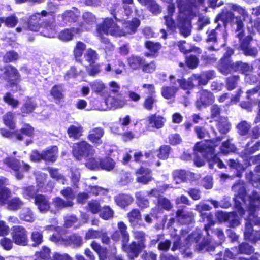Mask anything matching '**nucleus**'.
<instances>
[{"mask_svg":"<svg viewBox=\"0 0 260 260\" xmlns=\"http://www.w3.org/2000/svg\"><path fill=\"white\" fill-rule=\"evenodd\" d=\"M197 1L198 6L203 4V0H176L178 14L174 20L172 15L175 12V7L171 5L168 7V15L164 16L165 25L172 31L176 28L180 29L182 35L184 37L188 36L190 34V26L189 19L198 14L197 6L194 5V2Z\"/></svg>","mask_w":260,"mask_h":260,"instance_id":"obj_1","label":"nucleus"},{"mask_svg":"<svg viewBox=\"0 0 260 260\" xmlns=\"http://www.w3.org/2000/svg\"><path fill=\"white\" fill-rule=\"evenodd\" d=\"M221 140L217 139L216 141H206L205 142L197 143L194 147V150L202 153V155L209 161L217 164L219 168H223L224 165L223 162L214 154L215 147L218 145Z\"/></svg>","mask_w":260,"mask_h":260,"instance_id":"obj_2","label":"nucleus"},{"mask_svg":"<svg viewBox=\"0 0 260 260\" xmlns=\"http://www.w3.org/2000/svg\"><path fill=\"white\" fill-rule=\"evenodd\" d=\"M252 67L247 63L241 62L232 63L231 60L226 58L222 60L219 66L220 71L224 75H228L233 71H240L245 74V77L247 75L250 74L249 73L252 71Z\"/></svg>","mask_w":260,"mask_h":260,"instance_id":"obj_3","label":"nucleus"},{"mask_svg":"<svg viewBox=\"0 0 260 260\" xmlns=\"http://www.w3.org/2000/svg\"><path fill=\"white\" fill-rule=\"evenodd\" d=\"M97 32L101 41L106 44L109 42V40L106 38H103L102 37L103 34H110L116 37H121L123 35L122 30L119 28L113 20L109 18L106 19L103 24L98 25Z\"/></svg>","mask_w":260,"mask_h":260,"instance_id":"obj_4","label":"nucleus"},{"mask_svg":"<svg viewBox=\"0 0 260 260\" xmlns=\"http://www.w3.org/2000/svg\"><path fill=\"white\" fill-rule=\"evenodd\" d=\"M94 152L93 147L84 141L75 143L73 147V154L78 160L92 155Z\"/></svg>","mask_w":260,"mask_h":260,"instance_id":"obj_5","label":"nucleus"},{"mask_svg":"<svg viewBox=\"0 0 260 260\" xmlns=\"http://www.w3.org/2000/svg\"><path fill=\"white\" fill-rule=\"evenodd\" d=\"M231 11L232 10L229 9L228 5L223 11L218 15L215 21L221 20L225 25V23L232 22L235 19V24L237 25V32L243 31V23L241 19H240V17H235L234 14Z\"/></svg>","mask_w":260,"mask_h":260,"instance_id":"obj_6","label":"nucleus"},{"mask_svg":"<svg viewBox=\"0 0 260 260\" xmlns=\"http://www.w3.org/2000/svg\"><path fill=\"white\" fill-rule=\"evenodd\" d=\"M134 236L138 241V243L137 244L136 242H133L129 244V247L132 254L135 257H137L140 251L145 247V234L141 231H134Z\"/></svg>","mask_w":260,"mask_h":260,"instance_id":"obj_7","label":"nucleus"},{"mask_svg":"<svg viewBox=\"0 0 260 260\" xmlns=\"http://www.w3.org/2000/svg\"><path fill=\"white\" fill-rule=\"evenodd\" d=\"M13 241L17 245L25 246L28 243L27 232L21 226H14L12 233Z\"/></svg>","mask_w":260,"mask_h":260,"instance_id":"obj_8","label":"nucleus"},{"mask_svg":"<svg viewBox=\"0 0 260 260\" xmlns=\"http://www.w3.org/2000/svg\"><path fill=\"white\" fill-rule=\"evenodd\" d=\"M195 209L201 213L200 216L202 218L203 222H207L205 224V230L208 232L210 227L214 224V221L213 220V216L210 213H203V211H209L211 209V207L209 205L200 203L196 206Z\"/></svg>","mask_w":260,"mask_h":260,"instance_id":"obj_9","label":"nucleus"},{"mask_svg":"<svg viewBox=\"0 0 260 260\" xmlns=\"http://www.w3.org/2000/svg\"><path fill=\"white\" fill-rule=\"evenodd\" d=\"M237 37L239 39L241 42L240 47L243 51L244 53L246 55H249L253 57L256 56L258 54V50L255 48H252L248 46V43L252 40L250 36H247L243 40L244 34L243 31L239 32L236 35Z\"/></svg>","mask_w":260,"mask_h":260,"instance_id":"obj_10","label":"nucleus"},{"mask_svg":"<svg viewBox=\"0 0 260 260\" xmlns=\"http://www.w3.org/2000/svg\"><path fill=\"white\" fill-rule=\"evenodd\" d=\"M254 252V249L252 247L247 243H242L239 248H232L231 250H226L225 251L224 255L230 258H235L238 254H251Z\"/></svg>","mask_w":260,"mask_h":260,"instance_id":"obj_11","label":"nucleus"},{"mask_svg":"<svg viewBox=\"0 0 260 260\" xmlns=\"http://www.w3.org/2000/svg\"><path fill=\"white\" fill-rule=\"evenodd\" d=\"M106 104L110 109H116L123 107L126 104L124 98L121 95L116 96H109L105 101Z\"/></svg>","mask_w":260,"mask_h":260,"instance_id":"obj_12","label":"nucleus"},{"mask_svg":"<svg viewBox=\"0 0 260 260\" xmlns=\"http://www.w3.org/2000/svg\"><path fill=\"white\" fill-rule=\"evenodd\" d=\"M215 98L213 94L206 90H203L200 93V100L196 102V106L201 109L202 106H207L214 102Z\"/></svg>","mask_w":260,"mask_h":260,"instance_id":"obj_13","label":"nucleus"},{"mask_svg":"<svg viewBox=\"0 0 260 260\" xmlns=\"http://www.w3.org/2000/svg\"><path fill=\"white\" fill-rule=\"evenodd\" d=\"M148 122V128L159 129L162 128L166 122V119L162 116L156 114H152L146 118Z\"/></svg>","mask_w":260,"mask_h":260,"instance_id":"obj_14","label":"nucleus"},{"mask_svg":"<svg viewBox=\"0 0 260 260\" xmlns=\"http://www.w3.org/2000/svg\"><path fill=\"white\" fill-rule=\"evenodd\" d=\"M4 163L14 171L20 169L23 171H27L30 168L28 165L25 164L23 162L21 163L19 160L14 158H7L4 160Z\"/></svg>","mask_w":260,"mask_h":260,"instance_id":"obj_15","label":"nucleus"},{"mask_svg":"<svg viewBox=\"0 0 260 260\" xmlns=\"http://www.w3.org/2000/svg\"><path fill=\"white\" fill-rule=\"evenodd\" d=\"M176 217L178 221L182 224H190L194 221L193 212L183 209L178 210L177 211Z\"/></svg>","mask_w":260,"mask_h":260,"instance_id":"obj_16","label":"nucleus"},{"mask_svg":"<svg viewBox=\"0 0 260 260\" xmlns=\"http://www.w3.org/2000/svg\"><path fill=\"white\" fill-rule=\"evenodd\" d=\"M235 206L236 211L230 213V214H233V216L231 219H229L228 220L230 226L232 227L237 226L240 224L239 216H242L245 213L241 205L238 204V203L236 202Z\"/></svg>","mask_w":260,"mask_h":260,"instance_id":"obj_17","label":"nucleus"},{"mask_svg":"<svg viewBox=\"0 0 260 260\" xmlns=\"http://www.w3.org/2000/svg\"><path fill=\"white\" fill-rule=\"evenodd\" d=\"M104 134V131L103 128L101 127L94 128L90 131L88 139L92 143L99 145L102 143L101 138Z\"/></svg>","mask_w":260,"mask_h":260,"instance_id":"obj_18","label":"nucleus"},{"mask_svg":"<svg viewBox=\"0 0 260 260\" xmlns=\"http://www.w3.org/2000/svg\"><path fill=\"white\" fill-rule=\"evenodd\" d=\"M140 24V22L137 18H134L131 21L125 22L123 23V29H121L123 34V36L135 32Z\"/></svg>","mask_w":260,"mask_h":260,"instance_id":"obj_19","label":"nucleus"},{"mask_svg":"<svg viewBox=\"0 0 260 260\" xmlns=\"http://www.w3.org/2000/svg\"><path fill=\"white\" fill-rule=\"evenodd\" d=\"M250 162L254 164H258L255 167L254 173L251 174V181L254 186V183H260V155L251 157L250 158Z\"/></svg>","mask_w":260,"mask_h":260,"instance_id":"obj_20","label":"nucleus"},{"mask_svg":"<svg viewBox=\"0 0 260 260\" xmlns=\"http://www.w3.org/2000/svg\"><path fill=\"white\" fill-rule=\"evenodd\" d=\"M5 77L6 79L11 82L12 84H14L19 78V75L17 70L12 66H7L5 68Z\"/></svg>","mask_w":260,"mask_h":260,"instance_id":"obj_21","label":"nucleus"},{"mask_svg":"<svg viewBox=\"0 0 260 260\" xmlns=\"http://www.w3.org/2000/svg\"><path fill=\"white\" fill-rule=\"evenodd\" d=\"M228 7L230 10L237 11L241 15L239 17H242L243 21H249L250 23L251 22V19L244 8L234 4H229Z\"/></svg>","mask_w":260,"mask_h":260,"instance_id":"obj_22","label":"nucleus"},{"mask_svg":"<svg viewBox=\"0 0 260 260\" xmlns=\"http://www.w3.org/2000/svg\"><path fill=\"white\" fill-rule=\"evenodd\" d=\"M58 154V148L53 146L43 152V160L54 162L56 160Z\"/></svg>","mask_w":260,"mask_h":260,"instance_id":"obj_23","label":"nucleus"},{"mask_svg":"<svg viewBox=\"0 0 260 260\" xmlns=\"http://www.w3.org/2000/svg\"><path fill=\"white\" fill-rule=\"evenodd\" d=\"M35 203L41 212L47 211L50 208L48 201L44 196L37 195L35 197Z\"/></svg>","mask_w":260,"mask_h":260,"instance_id":"obj_24","label":"nucleus"},{"mask_svg":"<svg viewBox=\"0 0 260 260\" xmlns=\"http://www.w3.org/2000/svg\"><path fill=\"white\" fill-rule=\"evenodd\" d=\"M260 207V194L253 192L252 197L250 198L248 204V209L251 213L255 211Z\"/></svg>","mask_w":260,"mask_h":260,"instance_id":"obj_25","label":"nucleus"},{"mask_svg":"<svg viewBox=\"0 0 260 260\" xmlns=\"http://www.w3.org/2000/svg\"><path fill=\"white\" fill-rule=\"evenodd\" d=\"M5 125L11 129H14L16 127V119L15 114L8 112L3 117Z\"/></svg>","mask_w":260,"mask_h":260,"instance_id":"obj_26","label":"nucleus"},{"mask_svg":"<svg viewBox=\"0 0 260 260\" xmlns=\"http://www.w3.org/2000/svg\"><path fill=\"white\" fill-rule=\"evenodd\" d=\"M178 90V87L174 86H164L161 89V94L166 99H172L175 96L176 93Z\"/></svg>","mask_w":260,"mask_h":260,"instance_id":"obj_27","label":"nucleus"},{"mask_svg":"<svg viewBox=\"0 0 260 260\" xmlns=\"http://www.w3.org/2000/svg\"><path fill=\"white\" fill-rule=\"evenodd\" d=\"M80 32V30L78 28L66 29L60 33L59 38L63 41H69L73 39L74 36L79 34Z\"/></svg>","mask_w":260,"mask_h":260,"instance_id":"obj_28","label":"nucleus"},{"mask_svg":"<svg viewBox=\"0 0 260 260\" xmlns=\"http://www.w3.org/2000/svg\"><path fill=\"white\" fill-rule=\"evenodd\" d=\"M190 173L185 170H175L173 172V177L177 184L187 180Z\"/></svg>","mask_w":260,"mask_h":260,"instance_id":"obj_29","label":"nucleus"},{"mask_svg":"<svg viewBox=\"0 0 260 260\" xmlns=\"http://www.w3.org/2000/svg\"><path fill=\"white\" fill-rule=\"evenodd\" d=\"M137 173L142 175V176L137 177V181L139 182L146 184L152 179L150 176V171L148 169L141 168L137 171Z\"/></svg>","mask_w":260,"mask_h":260,"instance_id":"obj_30","label":"nucleus"},{"mask_svg":"<svg viewBox=\"0 0 260 260\" xmlns=\"http://www.w3.org/2000/svg\"><path fill=\"white\" fill-rule=\"evenodd\" d=\"M36 105L37 104L34 100L31 98H27L21 107V111L24 114L30 113L35 110Z\"/></svg>","mask_w":260,"mask_h":260,"instance_id":"obj_31","label":"nucleus"},{"mask_svg":"<svg viewBox=\"0 0 260 260\" xmlns=\"http://www.w3.org/2000/svg\"><path fill=\"white\" fill-rule=\"evenodd\" d=\"M79 12L77 9L74 8V11L68 10L61 15L62 19L65 22L75 21L79 15Z\"/></svg>","mask_w":260,"mask_h":260,"instance_id":"obj_32","label":"nucleus"},{"mask_svg":"<svg viewBox=\"0 0 260 260\" xmlns=\"http://www.w3.org/2000/svg\"><path fill=\"white\" fill-rule=\"evenodd\" d=\"M128 66L133 69H137L145 63V60L140 57L131 56L127 59Z\"/></svg>","mask_w":260,"mask_h":260,"instance_id":"obj_33","label":"nucleus"},{"mask_svg":"<svg viewBox=\"0 0 260 260\" xmlns=\"http://www.w3.org/2000/svg\"><path fill=\"white\" fill-rule=\"evenodd\" d=\"M115 201L118 206L124 207L133 202V198L129 195L119 194L116 197Z\"/></svg>","mask_w":260,"mask_h":260,"instance_id":"obj_34","label":"nucleus"},{"mask_svg":"<svg viewBox=\"0 0 260 260\" xmlns=\"http://www.w3.org/2000/svg\"><path fill=\"white\" fill-rule=\"evenodd\" d=\"M127 217L129 222L132 225H135L141 219V215L138 209H133L127 213Z\"/></svg>","mask_w":260,"mask_h":260,"instance_id":"obj_35","label":"nucleus"},{"mask_svg":"<svg viewBox=\"0 0 260 260\" xmlns=\"http://www.w3.org/2000/svg\"><path fill=\"white\" fill-rule=\"evenodd\" d=\"M245 239L249 240L252 242H255L257 239L253 231L252 226L251 223L246 222L245 226V230L244 231Z\"/></svg>","mask_w":260,"mask_h":260,"instance_id":"obj_36","label":"nucleus"},{"mask_svg":"<svg viewBox=\"0 0 260 260\" xmlns=\"http://www.w3.org/2000/svg\"><path fill=\"white\" fill-rule=\"evenodd\" d=\"M122 238H121V243H122V249L126 252L130 258L133 259L135 257L134 256V255L132 254L131 250L130 249L129 245H127V243H128L129 241V235L128 233L127 234H124L123 235H121Z\"/></svg>","mask_w":260,"mask_h":260,"instance_id":"obj_37","label":"nucleus"},{"mask_svg":"<svg viewBox=\"0 0 260 260\" xmlns=\"http://www.w3.org/2000/svg\"><path fill=\"white\" fill-rule=\"evenodd\" d=\"M63 91L61 85H54L50 91V94L54 100L60 101L64 97Z\"/></svg>","mask_w":260,"mask_h":260,"instance_id":"obj_38","label":"nucleus"},{"mask_svg":"<svg viewBox=\"0 0 260 260\" xmlns=\"http://www.w3.org/2000/svg\"><path fill=\"white\" fill-rule=\"evenodd\" d=\"M82 127L80 126L71 125L68 129V134L70 137L78 139L82 135Z\"/></svg>","mask_w":260,"mask_h":260,"instance_id":"obj_39","label":"nucleus"},{"mask_svg":"<svg viewBox=\"0 0 260 260\" xmlns=\"http://www.w3.org/2000/svg\"><path fill=\"white\" fill-rule=\"evenodd\" d=\"M8 208L11 210H17L23 205V202L18 197H15L8 201Z\"/></svg>","mask_w":260,"mask_h":260,"instance_id":"obj_40","label":"nucleus"},{"mask_svg":"<svg viewBox=\"0 0 260 260\" xmlns=\"http://www.w3.org/2000/svg\"><path fill=\"white\" fill-rule=\"evenodd\" d=\"M115 166L114 160L109 157H106L104 159H101L100 169L110 171L113 170Z\"/></svg>","mask_w":260,"mask_h":260,"instance_id":"obj_41","label":"nucleus"},{"mask_svg":"<svg viewBox=\"0 0 260 260\" xmlns=\"http://www.w3.org/2000/svg\"><path fill=\"white\" fill-rule=\"evenodd\" d=\"M217 128L222 134L227 133L230 128V124L225 118L221 117L218 122Z\"/></svg>","mask_w":260,"mask_h":260,"instance_id":"obj_42","label":"nucleus"},{"mask_svg":"<svg viewBox=\"0 0 260 260\" xmlns=\"http://www.w3.org/2000/svg\"><path fill=\"white\" fill-rule=\"evenodd\" d=\"M201 235L198 232H196L193 233L191 235H189L186 240V243L184 247L189 248L192 243H197L201 239Z\"/></svg>","mask_w":260,"mask_h":260,"instance_id":"obj_43","label":"nucleus"},{"mask_svg":"<svg viewBox=\"0 0 260 260\" xmlns=\"http://www.w3.org/2000/svg\"><path fill=\"white\" fill-rule=\"evenodd\" d=\"M86 166L91 170H99L101 167V159L90 158L87 160Z\"/></svg>","mask_w":260,"mask_h":260,"instance_id":"obj_44","label":"nucleus"},{"mask_svg":"<svg viewBox=\"0 0 260 260\" xmlns=\"http://www.w3.org/2000/svg\"><path fill=\"white\" fill-rule=\"evenodd\" d=\"M157 100L155 96L150 95L147 96L144 100L143 103V107L147 110L151 111L154 107Z\"/></svg>","mask_w":260,"mask_h":260,"instance_id":"obj_45","label":"nucleus"},{"mask_svg":"<svg viewBox=\"0 0 260 260\" xmlns=\"http://www.w3.org/2000/svg\"><path fill=\"white\" fill-rule=\"evenodd\" d=\"M0 22L5 23L8 27H13L17 24L18 19L15 16L12 15L6 18L0 17Z\"/></svg>","mask_w":260,"mask_h":260,"instance_id":"obj_46","label":"nucleus"},{"mask_svg":"<svg viewBox=\"0 0 260 260\" xmlns=\"http://www.w3.org/2000/svg\"><path fill=\"white\" fill-rule=\"evenodd\" d=\"M177 81L180 85V87L185 90L192 89L196 85L193 80L191 79V77L187 81L184 79H178Z\"/></svg>","mask_w":260,"mask_h":260,"instance_id":"obj_47","label":"nucleus"},{"mask_svg":"<svg viewBox=\"0 0 260 260\" xmlns=\"http://www.w3.org/2000/svg\"><path fill=\"white\" fill-rule=\"evenodd\" d=\"M85 48L86 45L84 43L81 42H77L74 50V54L77 60L80 59Z\"/></svg>","mask_w":260,"mask_h":260,"instance_id":"obj_48","label":"nucleus"},{"mask_svg":"<svg viewBox=\"0 0 260 260\" xmlns=\"http://www.w3.org/2000/svg\"><path fill=\"white\" fill-rule=\"evenodd\" d=\"M3 100L7 104L13 108H17L19 105V101L13 98L10 93H7L3 97Z\"/></svg>","mask_w":260,"mask_h":260,"instance_id":"obj_49","label":"nucleus"},{"mask_svg":"<svg viewBox=\"0 0 260 260\" xmlns=\"http://www.w3.org/2000/svg\"><path fill=\"white\" fill-rule=\"evenodd\" d=\"M53 204L56 207L62 208L67 207H72L73 205V202L71 200H68L66 202L60 198H56L53 200Z\"/></svg>","mask_w":260,"mask_h":260,"instance_id":"obj_50","label":"nucleus"},{"mask_svg":"<svg viewBox=\"0 0 260 260\" xmlns=\"http://www.w3.org/2000/svg\"><path fill=\"white\" fill-rule=\"evenodd\" d=\"M84 57L88 62L93 63L98 59V55L95 51L92 49H88L86 50Z\"/></svg>","mask_w":260,"mask_h":260,"instance_id":"obj_51","label":"nucleus"},{"mask_svg":"<svg viewBox=\"0 0 260 260\" xmlns=\"http://www.w3.org/2000/svg\"><path fill=\"white\" fill-rule=\"evenodd\" d=\"M20 217L21 219L28 222H31L34 220L32 212L28 208H25L22 210Z\"/></svg>","mask_w":260,"mask_h":260,"instance_id":"obj_52","label":"nucleus"},{"mask_svg":"<svg viewBox=\"0 0 260 260\" xmlns=\"http://www.w3.org/2000/svg\"><path fill=\"white\" fill-rule=\"evenodd\" d=\"M145 47L150 51L151 54L153 55L158 52L161 48V45L158 43L148 41L145 43Z\"/></svg>","mask_w":260,"mask_h":260,"instance_id":"obj_53","label":"nucleus"},{"mask_svg":"<svg viewBox=\"0 0 260 260\" xmlns=\"http://www.w3.org/2000/svg\"><path fill=\"white\" fill-rule=\"evenodd\" d=\"M191 79L193 80L194 82L197 83V85H206L208 82V79L202 73L201 75L194 74L191 76Z\"/></svg>","mask_w":260,"mask_h":260,"instance_id":"obj_54","label":"nucleus"},{"mask_svg":"<svg viewBox=\"0 0 260 260\" xmlns=\"http://www.w3.org/2000/svg\"><path fill=\"white\" fill-rule=\"evenodd\" d=\"M147 8L154 14H157L161 12V7L155 0H153L147 6Z\"/></svg>","mask_w":260,"mask_h":260,"instance_id":"obj_55","label":"nucleus"},{"mask_svg":"<svg viewBox=\"0 0 260 260\" xmlns=\"http://www.w3.org/2000/svg\"><path fill=\"white\" fill-rule=\"evenodd\" d=\"M235 150L234 145L231 143L229 141L224 142L220 147V150L222 153L227 154L230 152H233Z\"/></svg>","mask_w":260,"mask_h":260,"instance_id":"obj_56","label":"nucleus"},{"mask_svg":"<svg viewBox=\"0 0 260 260\" xmlns=\"http://www.w3.org/2000/svg\"><path fill=\"white\" fill-rule=\"evenodd\" d=\"M92 89L96 93H101L105 88L104 84L100 81H94L90 83Z\"/></svg>","mask_w":260,"mask_h":260,"instance_id":"obj_57","label":"nucleus"},{"mask_svg":"<svg viewBox=\"0 0 260 260\" xmlns=\"http://www.w3.org/2000/svg\"><path fill=\"white\" fill-rule=\"evenodd\" d=\"M40 16V14L38 13V14H37L36 15L31 16L30 19V21H29V22L28 24V29L29 30H30L31 31H37L39 30L40 27V25L37 22L33 23V22H32V20H35L36 19H37L38 18V16Z\"/></svg>","mask_w":260,"mask_h":260,"instance_id":"obj_58","label":"nucleus"},{"mask_svg":"<svg viewBox=\"0 0 260 260\" xmlns=\"http://www.w3.org/2000/svg\"><path fill=\"white\" fill-rule=\"evenodd\" d=\"M48 170L52 178L57 181H60L62 184H64L65 179L64 177L61 174L58 173L57 170L49 168Z\"/></svg>","mask_w":260,"mask_h":260,"instance_id":"obj_59","label":"nucleus"},{"mask_svg":"<svg viewBox=\"0 0 260 260\" xmlns=\"http://www.w3.org/2000/svg\"><path fill=\"white\" fill-rule=\"evenodd\" d=\"M113 216V211L108 207H104L100 213L101 218L105 220H108L112 218Z\"/></svg>","mask_w":260,"mask_h":260,"instance_id":"obj_60","label":"nucleus"},{"mask_svg":"<svg viewBox=\"0 0 260 260\" xmlns=\"http://www.w3.org/2000/svg\"><path fill=\"white\" fill-rule=\"evenodd\" d=\"M11 192L7 188H0V203L5 204L7 200L10 196Z\"/></svg>","mask_w":260,"mask_h":260,"instance_id":"obj_61","label":"nucleus"},{"mask_svg":"<svg viewBox=\"0 0 260 260\" xmlns=\"http://www.w3.org/2000/svg\"><path fill=\"white\" fill-rule=\"evenodd\" d=\"M68 243L75 246H79L82 244V238L76 235L71 236L68 238Z\"/></svg>","mask_w":260,"mask_h":260,"instance_id":"obj_62","label":"nucleus"},{"mask_svg":"<svg viewBox=\"0 0 260 260\" xmlns=\"http://www.w3.org/2000/svg\"><path fill=\"white\" fill-rule=\"evenodd\" d=\"M239 80L238 76L230 77L227 79L226 85L228 90H232L236 87L237 82Z\"/></svg>","mask_w":260,"mask_h":260,"instance_id":"obj_63","label":"nucleus"},{"mask_svg":"<svg viewBox=\"0 0 260 260\" xmlns=\"http://www.w3.org/2000/svg\"><path fill=\"white\" fill-rule=\"evenodd\" d=\"M158 205L159 207L167 210L171 209L172 207L170 201L168 199L164 197L159 198L158 199Z\"/></svg>","mask_w":260,"mask_h":260,"instance_id":"obj_64","label":"nucleus"}]
</instances>
